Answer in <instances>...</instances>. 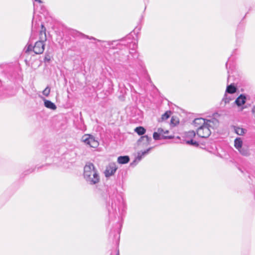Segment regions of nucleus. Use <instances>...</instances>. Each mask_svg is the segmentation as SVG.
<instances>
[{"label": "nucleus", "instance_id": "nucleus-1", "mask_svg": "<svg viewBox=\"0 0 255 255\" xmlns=\"http://www.w3.org/2000/svg\"><path fill=\"white\" fill-rule=\"evenodd\" d=\"M83 176L87 183L91 185H96L100 180L97 169L90 162L86 163L84 166Z\"/></svg>", "mask_w": 255, "mask_h": 255}, {"label": "nucleus", "instance_id": "nucleus-2", "mask_svg": "<svg viewBox=\"0 0 255 255\" xmlns=\"http://www.w3.org/2000/svg\"><path fill=\"white\" fill-rule=\"evenodd\" d=\"M213 121L207 120L206 121V125L198 128L197 129V135L202 138H205L208 137L211 133V128L213 127Z\"/></svg>", "mask_w": 255, "mask_h": 255}, {"label": "nucleus", "instance_id": "nucleus-3", "mask_svg": "<svg viewBox=\"0 0 255 255\" xmlns=\"http://www.w3.org/2000/svg\"><path fill=\"white\" fill-rule=\"evenodd\" d=\"M82 141L86 145L93 148H96L99 146L98 141L95 137L91 134H84L82 137Z\"/></svg>", "mask_w": 255, "mask_h": 255}, {"label": "nucleus", "instance_id": "nucleus-4", "mask_svg": "<svg viewBox=\"0 0 255 255\" xmlns=\"http://www.w3.org/2000/svg\"><path fill=\"white\" fill-rule=\"evenodd\" d=\"M118 169V167L115 162L110 163L106 167L104 172L106 177H109L113 175Z\"/></svg>", "mask_w": 255, "mask_h": 255}, {"label": "nucleus", "instance_id": "nucleus-5", "mask_svg": "<svg viewBox=\"0 0 255 255\" xmlns=\"http://www.w3.org/2000/svg\"><path fill=\"white\" fill-rule=\"evenodd\" d=\"M44 41H37L33 47V51L36 54H42L44 50Z\"/></svg>", "mask_w": 255, "mask_h": 255}, {"label": "nucleus", "instance_id": "nucleus-6", "mask_svg": "<svg viewBox=\"0 0 255 255\" xmlns=\"http://www.w3.org/2000/svg\"><path fill=\"white\" fill-rule=\"evenodd\" d=\"M163 129L162 128H158L157 132L153 133V137L155 140H158L160 139V136L163 139H171L173 138V136L169 135L167 136L163 135Z\"/></svg>", "mask_w": 255, "mask_h": 255}, {"label": "nucleus", "instance_id": "nucleus-7", "mask_svg": "<svg viewBox=\"0 0 255 255\" xmlns=\"http://www.w3.org/2000/svg\"><path fill=\"white\" fill-rule=\"evenodd\" d=\"M206 121L203 118H197L194 120L193 121V124L197 128L200 126H203L204 125H206Z\"/></svg>", "mask_w": 255, "mask_h": 255}, {"label": "nucleus", "instance_id": "nucleus-8", "mask_svg": "<svg viewBox=\"0 0 255 255\" xmlns=\"http://www.w3.org/2000/svg\"><path fill=\"white\" fill-rule=\"evenodd\" d=\"M240 153L243 156H248L250 155V150L248 146L244 145L241 148L238 149Z\"/></svg>", "mask_w": 255, "mask_h": 255}, {"label": "nucleus", "instance_id": "nucleus-9", "mask_svg": "<svg viewBox=\"0 0 255 255\" xmlns=\"http://www.w3.org/2000/svg\"><path fill=\"white\" fill-rule=\"evenodd\" d=\"M117 161L119 164H126L129 161V157L127 155L120 156L118 157Z\"/></svg>", "mask_w": 255, "mask_h": 255}, {"label": "nucleus", "instance_id": "nucleus-10", "mask_svg": "<svg viewBox=\"0 0 255 255\" xmlns=\"http://www.w3.org/2000/svg\"><path fill=\"white\" fill-rule=\"evenodd\" d=\"M44 102V106L48 109H50L52 110H55L56 109V105L51 102L50 101L46 100L45 99H43Z\"/></svg>", "mask_w": 255, "mask_h": 255}, {"label": "nucleus", "instance_id": "nucleus-11", "mask_svg": "<svg viewBox=\"0 0 255 255\" xmlns=\"http://www.w3.org/2000/svg\"><path fill=\"white\" fill-rule=\"evenodd\" d=\"M246 99V97L241 95L236 99L235 103L238 106H240L245 103Z\"/></svg>", "mask_w": 255, "mask_h": 255}, {"label": "nucleus", "instance_id": "nucleus-12", "mask_svg": "<svg viewBox=\"0 0 255 255\" xmlns=\"http://www.w3.org/2000/svg\"><path fill=\"white\" fill-rule=\"evenodd\" d=\"M234 145L235 147L238 150L241 147H242L243 145V141L242 139L240 137H238L235 139L234 141Z\"/></svg>", "mask_w": 255, "mask_h": 255}, {"label": "nucleus", "instance_id": "nucleus-13", "mask_svg": "<svg viewBox=\"0 0 255 255\" xmlns=\"http://www.w3.org/2000/svg\"><path fill=\"white\" fill-rule=\"evenodd\" d=\"M234 130L235 132L240 135H242L246 133L247 130L238 127H234Z\"/></svg>", "mask_w": 255, "mask_h": 255}, {"label": "nucleus", "instance_id": "nucleus-14", "mask_svg": "<svg viewBox=\"0 0 255 255\" xmlns=\"http://www.w3.org/2000/svg\"><path fill=\"white\" fill-rule=\"evenodd\" d=\"M151 148H149L146 150H145V151L141 152H138L137 156L136 157V158L135 160V161H136L137 160L138 161H140L142 159L143 156H144L145 154L148 153V152L151 149Z\"/></svg>", "mask_w": 255, "mask_h": 255}, {"label": "nucleus", "instance_id": "nucleus-15", "mask_svg": "<svg viewBox=\"0 0 255 255\" xmlns=\"http://www.w3.org/2000/svg\"><path fill=\"white\" fill-rule=\"evenodd\" d=\"M185 142L186 144L191 145L193 146L197 147L199 146L198 142L194 140L192 138L190 139H186Z\"/></svg>", "mask_w": 255, "mask_h": 255}, {"label": "nucleus", "instance_id": "nucleus-16", "mask_svg": "<svg viewBox=\"0 0 255 255\" xmlns=\"http://www.w3.org/2000/svg\"><path fill=\"white\" fill-rule=\"evenodd\" d=\"M236 88L232 85H230L227 87L226 92L230 94H233L236 92Z\"/></svg>", "mask_w": 255, "mask_h": 255}, {"label": "nucleus", "instance_id": "nucleus-17", "mask_svg": "<svg viewBox=\"0 0 255 255\" xmlns=\"http://www.w3.org/2000/svg\"><path fill=\"white\" fill-rule=\"evenodd\" d=\"M151 140V138L150 137H148L147 135H144L140 137L139 141H143L145 143L148 144Z\"/></svg>", "mask_w": 255, "mask_h": 255}, {"label": "nucleus", "instance_id": "nucleus-18", "mask_svg": "<svg viewBox=\"0 0 255 255\" xmlns=\"http://www.w3.org/2000/svg\"><path fill=\"white\" fill-rule=\"evenodd\" d=\"M134 131L139 135H142L145 132V129L142 127H137L135 128Z\"/></svg>", "mask_w": 255, "mask_h": 255}, {"label": "nucleus", "instance_id": "nucleus-19", "mask_svg": "<svg viewBox=\"0 0 255 255\" xmlns=\"http://www.w3.org/2000/svg\"><path fill=\"white\" fill-rule=\"evenodd\" d=\"M195 135H196V132L193 130L189 131L186 134V137H189L190 139L194 137L195 136Z\"/></svg>", "mask_w": 255, "mask_h": 255}, {"label": "nucleus", "instance_id": "nucleus-20", "mask_svg": "<svg viewBox=\"0 0 255 255\" xmlns=\"http://www.w3.org/2000/svg\"><path fill=\"white\" fill-rule=\"evenodd\" d=\"M170 113L171 112L170 111H167L166 113H165L163 115H162L161 117L162 120L163 121L168 119L170 117Z\"/></svg>", "mask_w": 255, "mask_h": 255}, {"label": "nucleus", "instance_id": "nucleus-21", "mask_svg": "<svg viewBox=\"0 0 255 255\" xmlns=\"http://www.w3.org/2000/svg\"><path fill=\"white\" fill-rule=\"evenodd\" d=\"M50 92V89L49 87H47L42 92V93L44 95L46 96H48L49 95Z\"/></svg>", "mask_w": 255, "mask_h": 255}, {"label": "nucleus", "instance_id": "nucleus-22", "mask_svg": "<svg viewBox=\"0 0 255 255\" xmlns=\"http://www.w3.org/2000/svg\"><path fill=\"white\" fill-rule=\"evenodd\" d=\"M33 47L31 45H29L27 47L25 48V53H28L29 51L33 50Z\"/></svg>", "mask_w": 255, "mask_h": 255}, {"label": "nucleus", "instance_id": "nucleus-23", "mask_svg": "<svg viewBox=\"0 0 255 255\" xmlns=\"http://www.w3.org/2000/svg\"><path fill=\"white\" fill-rule=\"evenodd\" d=\"M85 37H86L87 38H88L89 39H94V40H96V39L93 37H89V36H87V35H85Z\"/></svg>", "mask_w": 255, "mask_h": 255}, {"label": "nucleus", "instance_id": "nucleus-24", "mask_svg": "<svg viewBox=\"0 0 255 255\" xmlns=\"http://www.w3.org/2000/svg\"><path fill=\"white\" fill-rule=\"evenodd\" d=\"M168 132H169V131H168V130H164L163 129V133H162V134H163V135H166V134H167V133H168Z\"/></svg>", "mask_w": 255, "mask_h": 255}, {"label": "nucleus", "instance_id": "nucleus-25", "mask_svg": "<svg viewBox=\"0 0 255 255\" xmlns=\"http://www.w3.org/2000/svg\"><path fill=\"white\" fill-rule=\"evenodd\" d=\"M44 60L45 61H48V62H49L50 60V59L47 57H45V58H44Z\"/></svg>", "mask_w": 255, "mask_h": 255}, {"label": "nucleus", "instance_id": "nucleus-26", "mask_svg": "<svg viewBox=\"0 0 255 255\" xmlns=\"http://www.w3.org/2000/svg\"><path fill=\"white\" fill-rule=\"evenodd\" d=\"M35 0L38 1L39 3H41L42 2V1L40 0Z\"/></svg>", "mask_w": 255, "mask_h": 255}, {"label": "nucleus", "instance_id": "nucleus-27", "mask_svg": "<svg viewBox=\"0 0 255 255\" xmlns=\"http://www.w3.org/2000/svg\"><path fill=\"white\" fill-rule=\"evenodd\" d=\"M253 113H254V114L255 115V108L253 110Z\"/></svg>", "mask_w": 255, "mask_h": 255}]
</instances>
